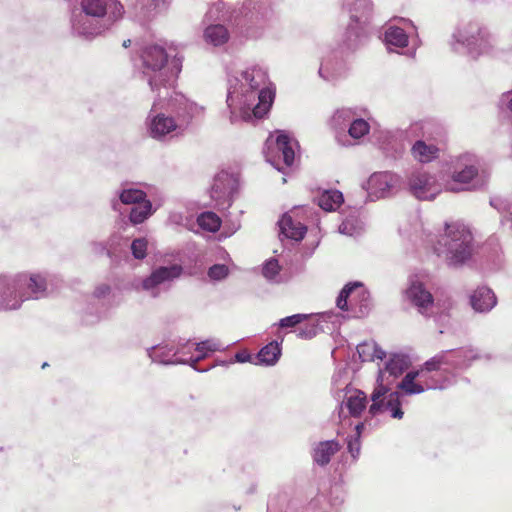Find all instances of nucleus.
Segmentation results:
<instances>
[{
	"mask_svg": "<svg viewBox=\"0 0 512 512\" xmlns=\"http://www.w3.org/2000/svg\"><path fill=\"white\" fill-rule=\"evenodd\" d=\"M391 387L377 384L371 394L372 404L368 409V414L375 417L384 413L394 419H402L404 412L401 409L400 394L392 391Z\"/></svg>",
	"mask_w": 512,
	"mask_h": 512,
	"instance_id": "nucleus-14",
	"label": "nucleus"
},
{
	"mask_svg": "<svg viewBox=\"0 0 512 512\" xmlns=\"http://www.w3.org/2000/svg\"><path fill=\"white\" fill-rule=\"evenodd\" d=\"M365 112L361 110L357 117L353 120L349 128L346 130V134L348 136V140L350 142L348 147L359 144L360 141L366 137L370 132V124L367 120L362 117V113Z\"/></svg>",
	"mask_w": 512,
	"mask_h": 512,
	"instance_id": "nucleus-33",
	"label": "nucleus"
},
{
	"mask_svg": "<svg viewBox=\"0 0 512 512\" xmlns=\"http://www.w3.org/2000/svg\"><path fill=\"white\" fill-rule=\"evenodd\" d=\"M110 292V287L108 285H101L96 288L95 295L97 297H104Z\"/></svg>",
	"mask_w": 512,
	"mask_h": 512,
	"instance_id": "nucleus-53",
	"label": "nucleus"
},
{
	"mask_svg": "<svg viewBox=\"0 0 512 512\" xmlns=\"http://www.w3.org/2000/svg\"><path fill=\"white\" fill-rule=\"evenodd\" d=\"M281 356V347L278 341H272L264 346L256 355V365L273 366Z\"/></svg>",
	"mask_w": 512,
	"mask_h": 512,
	"instance_id": "nucleus-34",
	"label": "nucleus"
},
{
	"mask_svg": "<svg viewBox=\"0 0 512 512\" xmlns=\"http://www.w3.org/2000/svg\"><path fill=\"white\" fill-rule=\"evenodd\" d=\"M341 445L336 440H326L316 443L312 448V458L315 464L326 466Z\"/></svg>",
	"mask_w": 512,
	"mask_h": 512,
	"instance_id": "nucleus-30",
	"label": "nucleus"
},
{
	"mask_svg": "<svg viewBox=\"0 0 512 512\" xmlns=\"http://www.w3.org/2000/svg\"><path fill=\"white\" fill-rule=\"evenodd\" d=\"M125 10L119 0H76L71 10V32L83 39H94L120 21Z\"/></svg>",
	"mask_w": 512,
	"mask_h": 512,
	"instance_id": "nucleus-5",
	"label": "nucleus"
},
{
	"mask_svg": "<svg viewBox=\"0 0 512 512\" xmlns=\"http://www.w3.org/2000/svg\"><path fill=\"white\" fill-rule=\"evenodd\" d=\"M226 348V345L220 340L212 338L195 344V351L198 353L195 359H192L194 363H198L202 359L206 358L211 352L221 351Z\"/></svg>",
	"mask_w": 512,
	"mask_h": 512,
	"instance_id": "nucleus-38",
	"label": "nucleus"
},
{
	"mask_svg": "<svg viewBox=\"0 0 512 512\" xmlns=\"http://www.w3.org/2000/svg\"><path fill=\"white\" fill-rule=\"evenodd\" d=\"M182 271V267L177 264L160 266L154 269L149 276L144 278L140 284L136 286V289L145 291L151 297L156 298L162 292L170 288L171 283L181 276Z\"/></svg>",
	"mask_w": 512,
	"mask_h": 512,
	"instance_id": "nucleus-17",
	"label": "nucleus"
},
{
	"mask_svg": "<svg viewBox=\"0 0 512 512\" xmlns=\"http://www.w3.org/2000/svg\"><path fill=\"white\" fill-rule=\"evenodd\" d=\"M148 242L145 238H136L131 243V251L136 259H144L147 254Z\"/></svg>",
	"mask_w": 512,
	"mask_h": 512,
	"instance_id": "nucleus-47",
	"label": "nucleus"
},
{
	"mask_svg": "<svg viewBox=\"0 0 512 512\" xmlns=\"http://www.w3.org/2000/svg\"><path fill=\"white\" fill-rule=\"evenodd\" d=\"M405 184L408 192L421 201L434 200L444 189V182L441 183L435 174L423 168H413L405 175Z\"/></svg>",
	"mask_w": 512,
	"mask_h": 512,
	"instance_id": "nucleus-12",
	"label": "nucleus"
},
{
	"mask_svg": "<svg viewBox=\"0 0 512 512\" xmlns=\"http://www.w3.org/2000/svg\"><path fill=\"white\" fill-rule=\"evenodd\" d=\"M182 353L181 349H175L174 345L159 344L147 349L148 357L152 362L163 365L186 364L188 359L178 357Z\"/></svg>",
	"mask_w": 512,
	"mask_h": 512,
	"instance_id": "nucleus-25",
	"label": "nucleus"
},
{
	"mask_svg": "<svg viewBox=\"0 0 512 512\" xmlns=\"http://www.w3.org/2000/svg\"><path fill=\"white\" fill-rule=\"evenodd\" d=\"M350 309L355 317L366 316L371 309V300L369 292L360 282L346 284L337 297L336 304L342 311Z\"/></svg>",
	"mask_w": 512,
	"mask_h": 512,
	"instance_id": "nucleus-13",
	"label": "nucleus"
},
{
	"mask_svg": "<svg viewBox=\"0 0 512 512\" xmlns=\"http://www.w3.org/2000/svg\"><path fill=\"white\" fill-rule=\"evenodd\" d=\"M490 205L501 214L503 220L510 222L512 228V197H492Z\"/></svg>",
	"mask_w": 512,
	"mask_h": 512,
	"instance_id": "nucleus-40",
	"label": "nucleus"
},
{
	"mask_svg": "<svg viewBox=\"0 0 512 512\" xmlns=\"http://www.w3.org/2000/svg\"><path fill=\"white\" fill-rule=\"evenodd\" d=\"M362 427V425H356V431L353 435H350L347 437V449L353 459H357L360 450H361V443H360V431L359 429Z\"/></svg>",
	"mask_w": 512,
	"mask_h": 512,
	"instance_id": "nucleus-44",
	"label": "nucleus"
},
{
	"mask_svg": "<svg viewBox=\"0 0 512 512\" xmlns=\"http://www.w3.org/2000/svg\"><path fill=\"white\" fill-rule=\"evenodd\" d=\"M236 184V179L233 175L226 171H221L215 176L210 196L216 202L218 209H225L231 205Z\"/></svg>",
	"mask_w": 512,
	"mask_h": 512,
	"instance_id": "nucleus-19",
	"label": "nucleus"
},
{
	"mask_svg": "<svg viewBox=\"0 0 512 512\" xmlns=\"http://www.w3.org/2000/svg\"><path fill=\"white\" fill-rule=\"evenodd\" d=\"M229 274V269L224 264H214L208 269V276L211 280L221 281Z\"/></svg>",
	"mask_w": 512,
	"mask_h": 512,
	"instance_id": "nucleus-48",
	"label": "nucleus"
},
{
	"mask_svg": "<svg viewBox=\"0 0 512 512\" xmlns=\"http://www.w3.org/2000/svg\"><path fill=\"white\" fill-rule=\"evenodd\" d=\"M92 252L98 255L107 254L109 255V250L107 246L103 242H93L91 244Z\"/></svg>",
	"mask_w": 512,
	"mask_h": 512,
	"instance_id": "nucleus-51",
	"label": "nucleus"
},
{
	"mask_svg": "<svg viewBox=\"0 0 512 512\" xmlns=\"http://www.w3.org/2000/svg\"><path fill=\"white\" fill-rule=\"evenodd\" d=\"M440 149L434 143H428L424 139H419L411 147L412 157L423 164L430 163L439 157Z\"/></svg>",
	"mask_w": 512,
	"mask_h": 512,
	"instance_id": "nucleus-31",
	"label": "nucleus"
},
{
	"mask_svg": "<svg viewBox=\"0 0 512 512\" xmlns=\"http://www.w3.org/2000/svg\"><path fill=\"white\" fill-rule=\"evenodd\" d=\"M113 208L116 210L117 209V203H113Z\"/></svg>",
	"mask_w": 512,
	"mask_h": 512,
	"instance_id": "nucleus-57",
	"label": "nucleus"
},
{
	"mask_svg": "<svg viewBox=\"0 0 512 512\" xmlns=\"http://www.w3.org/2000/svg\"><path fill=\"white\" fill-rule=\"evenodd\" d=\"M280 266L276 259H270L265 262L262 273L263 276L270 282L279 283L280 282Z\"/></svg>",
	"mask_w": 512,
	"mask_h": 512,
	"instance_id": "nucleus-43",
	"label": "nucleus"
},
{
	"mask_svg": "<svg viewBox=\"0 0 512 512\" xmlns=\"http://www.w3.org/2000/svg\"><path fill=\"white\" fill-rule=\"evenodd\" d=\"M343 194L339 190H324L318 196V205L325 211H333L343 203Z\"/></svg>",
	"mask_w": 512,
	"mask_h": 512,
	"instance_id": "nucleus-37",
	"label": "nucleus"
},
{
	"mask_svg": "<svg viewBox=\"0 0 512 512\" xmlns=\"http://www.w3.org/2000/svg\"><path fill=\"white\" fill-rule=\"evenodd\" d=\"M227 82L226 104L232 124L261 119L267 114L275 94L267 85L265 69L259 65L235 72L227 68Z\"/></svg>",
	"mask_w": 512,
	"mask_h": 512,
	"instance_id": "nucleus-1",
	"label": "nucleus"
},
{
	"mask_svg": "<svg viewBox=\"0 0 512 512\" xmlns=\"http://www.w3.org/2000/svg\"><path fill=\"white\" fill-rule=\"evenodd\" d=\"M507 106L512 111V97L508 100Z\"/></svg>",
	"mask_w": 512,
	"mask_h": 512,
	"instance_id": "nucleus-54",
	"label": "nucleus"
},
{
	"mask_svg": "<svg viewBox=\"0 0 512 512\" xmlns=\"http://www.w3.org/2000/svg\"><path fill=\"white\" fill-rule=\"evenodd\" d=\"M24 301L47 298L51 292L53 276L46 271L17 273Z\"/></svg>",
	"mask_w": 512,
	"mask_h": 512,
	"instance_id": "nucleus-16",
	"label": "nucleus"
},
{
	"mask_svg": "<svg viewBox=\"0 0 512 512\" xmlns=\"http://www.w3.org/2000/svg\"><path fill=\"white\" fill-rule=\"evenodd\" d=\"M406 296L421 314L429 315L432 312L433 296L417 278L410 279Z\"/></svg>",
	"mask_w": 512,
	"mask_h": 512,
	"instance_id": "nucleus-23",
	"label": "nucleus"
},
{
	"mask_svg": "<svg viewBox=\"0 0 512 512\" xmlns=\"http://www.w3.org/2000/svg\"><path fill=\"white\" fill-rule=\"evenodd\" d=\"M240 227L239 223L235 225L234 230H237Z\"/></svg>",
	"mask_w": 512,
	"mask_h": 512,
	"instance_id": "nucleus-56",
	"label": "nucleus"
},
{
	"mask_svg": "<svg viewBox=\"0 0 512 512\" xmlns=\"http://www.w3.org/2000/svg\"><path fill=\"white\" fill-rule=\"evenodd\" d=\"M357 352L363 362L383 360L386 357V352L373 340L360 343Z\"/></svg>",
	"mask_w": 512,
	"mask_h": 512,
	"instance_id": "nucleus-35",
	"label": "nucleus"
},
{
	"mask_svg": "<svg viewBox=\"0 0 512 512\" xmlns=\"http://www.w3.org/2000/svg\"><path fill=\"white\" fill-rule=\"evenodd\" d=\"M403 186L402 177L392 171L374 172L363 188L371 201L383 199L396 194Z\"/></svg>",
	"mask_w": 512,
	"mask_h": 512,
	"instance_id": "nucleus-15",
	"label": "nucleus"
},
{
	"mask_svg": "<svg viewBox=\"0 0 512 512\" xmlns=\"http://www.w3.org/2000/svg\"><path fill=\"white\" fill-rule=\"evenodd\" d=\"M403 27L388 25L384 32V43L390 52H398V49L406 48L409 38L412 37L405 29L411 28L415 37L418 38L417 27L409 19H401Z\"/></svg>",
	"mask_w": 512,
	"mask_h": 512,
	"instance_id": "nucleus-22",
	"label": "nucleus"
},
{
	"mask_svg": "<svg viewBox=\"0 0 512 512\" xmlns=\"http://www.w3.org/2000/svg\"><path fill=\"white\" fill-rule=\"evenodd\" d=\"M135 12L143 19H152L166 11L168 0H126Z\"/></svg>",
	"mask_w": 512,
	"mask_h": 512,
	"instance_id": "nucleus-27",
	"label": "nucleus"
},
{
	"mask_svg": "<svg viewBox=\"0 0 512 512\" xmlns=\"http://www.w3.org/2000/svg\"><path fill=\"white\" fill-rule=\"evenodd\" d=\"M154 94L144 125L148 136L157 141L182 133L191 119L203 110L176 90H161Z\"/></svg>",
	"mask_w": 512,
	"mask_h": 512,
	"instance_id": "nucleus-3",
	"label": "nucleus"
},
{
	"mask_svg": "<svg viewBox=\"0 0 512 512\" xmlns=\"http://www.w3.org/2000/svg\"><path fill=\"white\" fill-rule=\"evenodd\" d=\"M234 362H239V363L252 362V356L245 351L238 352L235 354ZM230 363H233V361H230Z\"/></svg>",
	"mask_w": 512,
	"mask_h": 512,
	"instance_id": "nucleus-52",
	"label": "nucleus"
},
{
	"mask_svg": "<svg viewBox=\"0 0 512 512\" xmlns=\"http://www.w3.org/2000/svg\"><path fill=\"white\" fill-rule=\"evenodd\" d=\"M360 109L351 107H342L334 111L329 119V126L333 130L336 142L343 146L348 147L350 142L346 134L353 120L360 113Z\"/></svg>",
	"mask_w": 512,
	"mask_h": 512,
	"instance_id": "nucleus-20",
	"label": "nucleus"
},
{
	"mask_svg": "<svg viewBox=\"0 0 512 512\" xmlns=\"http://www.w3.org/2000/svg\"><path fill=\"white\" fill-rule=\"evenodd\" d=\"M496 37L478 23L469 22L459 25L452 35L451 46L454 51H465L473 59L489 54L495 47Z\"/></svg>",
	"mask_w": 512,
	"mask_h": 512,
	"instance_id": "nucleus-10",
	"label": "nucleus"
},
{
	"mask_svg": "<svg viewBox=\"0 0 512 512\" xmlns=\"http://www.w3.org/2000/svg\"><path fill=\"white\" fill-rule=\"evenodd\" d=\"M470 304L476 312L486 313L496 306L497 298L492 289L487 286H480L471 294Z\"/></svg>",
	"mask_w": 512,
	"mask_h": 512,
	"instance_id": "nucleus-28",
	"label": "nucleus"
},
{
	"mask_svg": "<svg viewBox=\"0 0 512 512\" xmlns=\"http://www.w3.org/2000/svg\"><path fill=\"white\" fill-rule=\"evenodd\" d=\"M342 9L349 15L343 43L348 49H356L374 31V4L372 0H344Z\"/></svg>",
	"mask_w": 512,
	"mask_h": 512,
	"instance_id": "nucleus-9",
	"label": "nucleus"
},
{
	"mask_svg": "<svg viewBox=\"0 0 512 512\" xmlns=\"http://www.w3.org/2000/svg\"><path fill=\"white\" fill-rule=\"evenodd\" d=\"M195 344L191 343V341H186V342H179L177 344V346H175V349H181L182 350V353H179L178 354V357H183V358H187L188 361L186 364H189L190 366H192L193 368H195V365L197 363H194L192 359H195V357L193 356L192 352L195 351Z\"/></svg>",
	"mask_w": 512,
	"mask_h": 512,
	"instance_id": "nucleus-46",
	"label": "nucleus"
},
{
	"mask_svg": "<svg viewBox=\"0 0 512 512\" xmlns=\"http://www.w3.org/2000/svg\"><path fill=\"white\" fill-rule=\"evenodd\" d=\"M298 143L284 132H278L277 136H270L265 142V158L279 172L286 173L295 159V148Z\"/></svg>",
	"mask_w": 512,
	"mask_h": 512,
	"instance_id": "nucleus-11",
	"label": "nucleus"
},
{
	"mask_svg": "<svg viewBox=\"0 0 512 512\" xmlns=\"http://www.w3.org/2000/svg\"><path fill=\"white\" fill-rule=\"evenodd\" d=\"M222 20L208 21L206 14L204 15L203 22L207 23L203 29L202 39L207 46L213 48H222L230 40V31L226 25L220 23Z\"/></svg>",
	"mask_w": 512,
	"mask_h": 512,
	"instance_id": "nucleus-24",
	"label": "nucleus"
},
{
	"mask_svg": "<svg viewBox=\"0 0 512 512\" xmlns=\"http://www.w3.org/2000/svg\"><path fill=\"white\" fill-rule=\"evenodd\" d=\"M280 232L286 238L300 241L304 238L307 228L300 221L293 219L290 214H284L278 222Z\"/></svg>",
	"mask_w": 512,
	"mask_h": 512,
	"instance_id": "nucleus-32",
	"label": "nucleus"
},
{
	"mask_svg": "<svg viewBox=\"0 0 512 512\" xmlns=\"http://www.w3.org/2000/svg\"><path fill=\"white\" fill-rule=\"evenodd\" d=\"M308 318H310L309 314H294L280 319L276 325H278V327L281 329L294 328L297 325L304 322L305 320H307Z\"/></svg>",
	"mask_w": 512,
	"mask_h": 512,
	"instance_id": "nucleus-45",
	"label": "nucleus"
},
{
	"mask_svg": "<svg viewBox=\"0 0 512 512\" xmlns=\"http://www.w3.org/2000/svg\"><path fill=\"white\" fill-rule=\"evenodd\" d=\"M348 71L346 62L340 57L326 58L320 65L318 74L327 82H335L343 78Z\"/></svg>",
	"mask_w": 512,
	"mask_h": 512,
	"instance_id": "nucleus-26",
	"label": "nucleus"
},
{
	"mask_svg": "<svg viewBox=\"0 0 512 512\" xmlns=\"http://www.w3.org/2000/svg\"><path fill=\"white\" fill-rule=\"evenodd\" d=\"M17 274L0 275V311H15L24 303Z\"/></svg>",
	"mask_w": 512,
	"mask_h": 512,
	"instance_id": "nucleus-18",
	"label": "nucleus"
},
{
	"mask_svg": "<svg viewBox=\"0 0 512 512\" xmlns=\"http://www.w3.org/2000/svg\"><path fill=\"white\" fill-rule=\"evenodd\" d=\"M200 228L208 232H216L221 226V219L214 212H203L197 218Z\"/></svg>",
	"mask_w": 512,
	"mask_h": 512,
	"instance_id": "nucleus-41",
	"label": "nucleus"
},
{
	"mask_svg": "<svg viewBox=\"0 0 512 512\" xmlns=\"http://www.w3.org/2000/svg\"><path fill=\"white\" fill-rule=\"evenodd\" d=\"M410 358L405 354H391L383 368H379L377 384L392 386L395 380L410 366Z\"/></svg>",
	"mask_w": 512,
	"mask_h": 512,
	"instance_id": "nucleus-21",
	"label": "nucleus"
},
{
	"mask_svg": "<svg viewBox=\"0 0 512 512\" xmlns=\"http://www.w3.org/2000/svg\"><path fill=\"white\" fill-rule=\"evenodd\" d=\"M480 165V158L473 153L466 152L453 158L444 172V190L459 193L484 187L486 176Z\"/></svg>",
	"mask_w": 512,
	"mask_h": 512,
	"instance_id": "nucleus-8",
	"label": "nucleus"
},
{
	"mask_svg": "<svg viewBox=\"0 0 512 512\" xmlns=\"http://www.w3.org/2000/svg\"><path fill=\"white\" fill-rule=\"evenodd\" d=\"M341 223L339 225V233L351 237L360 235L364 230V224L360 219L359 210L356 208L340 213Z\"/></svg>",
	"mask_w": 512,
	"mask_h": 512,
	"instance_id": "nucleus-29",
	"label": "nucleus"
},
{
	"mask_svg": "<svg viewBox=\"0 0 512 512\" xmlns=\"http://www.w3.org/2000/svg\"><path fill=\"white\" fill-rule=\"evenodd\" d=\"M491 358L472 347L443 350L425 361L417 371L408 372L397 387L407 395L444 390L454 385L458 374L471 367L474 361Z\"/></svg>",
	"mask_w": 512,
	"mask_h": 512,
	"instance_id": "nucleus-2",
	"label": "nucleus"
},
{
	"mask_svg": "<svg viewBox=\"0 0 512 512\" xmlns=\"http://www.w3.org/2000/svg\"><path fill=\"white\" fill-rule=\"evenodd\" d=\"M433 249L448 267L459 268L469 261L473 254L472 233L460 222L446 223L444 233L439 236Z\"/></svg>",
	"mask_w": 512,
	"mask_h": 512,
	"instance_id": "nucleus-7",
	"label": "nucleus"
},
{
	"mask_svg": "<svg viewBox=\"0 0 512 512\" xmlns=\"http://www.w3.org/2000/svg\"><path fill=\"white\" fill-rule=\"evenodd\" d=\"M129 44H130V40H127V41H124L123 46L128 47Z\"/></svg>",
	"mask_w": 512,
	"mask_h": 512,
	"instance_id": "nucleus-55",
	"label": "nucleus"
},
{
	"mask_svg": "<svg viewBox=\"0 0 512 512\" xmlns=\"http://www.w3.org/2000/svg\"><path fill=\"white\" fill-rule=\"evenodd\" d=\"M430 124L426 122H415L410 125L409 133L415 137H426Z\"/></svg>",
	"mask_w": 512,
	"mask_h": 512,
	"instance_id": "nucleus-50",
	"label": "nucleus"
},
{
	"mask_svg": "<svg viewBox=\"0 0 512 512\" xmlns=\"http://www.w3.org/2000/svg\"><path fill=\"white\" fill-rule=\"evenodd\" d=\"M367 398L366 394L360 390L348 391L346 393L345 407L348 409L349 414L353 417H358L366 408Z\"/></svg>",
	"mask_w": 512,
	"mask_h": 512,
	"instance_id": "nucleus-36",
	"label": "nucleus"
},
{
	"mask_svg": "<svg viewBox=\"0 0 512 512\" xmlns=\"http://www.w3.org/2000/svg\"><path fill=\"white\" fill-rule=\"evenodd\" d=\"M320 330L318 323H307L305 326L298 329V337L301 339H311L315 337Z\"/></svg>",
	"mask_w": 512,
	"mask_h": 512,
	"instance_id": "nucleus-49",
	"label": "nucleus"
},
{
	"mask_svg": "<svg viewBox=\"0 0 512 512\" xmlns=\"http://www.w3.org/2000/svg\"><path fill=\"white\" fill-rule=\"evenodd\" d=\"M182 59L175 51L159 45L146 46L140 56L139 70L153 93L175 90L174 83L181 72Z\"/></svg>",
	"mask_w": 512,
	"mask_h": 512,
	"instance_id": "nucleus-6",
	"label": "nucleus"
},
{
	"mask_svg": "<svg viewBox=\"0 0 512 512\" xmlns=\"http://www.w3.org/2000/svg\"><path fill=\"white\" fill-rule=\"evenodd\" d=\"M271 16L270 0H236L234 3L218 0L206 12L208 21L223 20L249 39L262 37Z\"/></svg>",
	"mask_w": 512,
	"mask_h": 512,
	"instance_id": "nucleus-4",
	"label": "nucleus"
},
{
	"mask_svg": "<svg viewBox=\"0 0 512 512\" xmlns=\"http://www.w3.org/2000/svg\"><path fill=\"white\" fill-rule=\"evenodd\" d=\"M153 213L152 203L146 199L138 204H135L130 211L129 219L133 224L143 223Z\"/></svg>",
	"mask_w": 512,
	"mask_h": 512,
	"instance_id": "nucleus-39",
	"label": "nucleus"
},
{
	"mask_svg": "<svg viewBox=\"0 0 512 512\" xmlns=\"http://www.w3.org/2000/svg\"><path fill=\"white\" fill-rule=\"evenodd\" d=\"M119 199L122 204L135 205L146 200V193L137 188H125L119 193Z\"/></svg>",
	"mask_w": 512,
	"mask_h": 512,
	"instance_id": "nucleus-42",
	"label": "nucleus"
}]
</instances>
